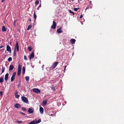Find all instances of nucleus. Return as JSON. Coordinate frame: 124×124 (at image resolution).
<instances>
[{"instance_id": "1", "label": "nucleus", "mask_w": 124, "mask_h": 124, "mask_svg": "<svg viewBox=\"0 0 124 124\" xmlns=\"http://www.w3.org/2000/svg\"><path fill=\"white\" fill-rule=\"evenodd\" d=\"M21 99L22 101L24 102L28 103V101L27 98L24 96H23L21 97Z\"/></svg>"}, {"instance_id": "2", "label": "nucleus", "mask_w": 124, "mask_h": 124, "mask_svg": "<svg viewBox=\"0 0 124 124\" xmlns=\"http://www.w3.org/2000/svg\"><path fill=\"white\" fill-rule=\"evenodd\" d=\"M32 91L34 93L38 94L39 93L41 92L40 89L37 88H34L33 89Z\"/></svg>"}, {"instance_id": "3", "label": "nucleus", "mask_w": 124, "mask_h": 124, "mask_svg": "<svg viewBox=\"0 0 124 124\" xmlns=\"http://www.w3.org/2000/svg\"><path fill=\"white\" fill-rule=\"evenodd\" d=\"M58 63V62H54V63L52 65V66L51 67V68H50V69L51 70H53L56 67Z\"/></svg>"}, {"instance_id": "4", "label": "nucleus", "mask_w": 124, "mask_h": 124, "mask_svg": "<svg viewBox=\"0 0 124 124\" xmlns=\"http://www.w3.org/2000/svg\"><path fill=\"white\" fill-rule=\"evenodd\" d=\"M21 65L19 64V65L18 68V70L17 72V75L18 76H20L21 72Z\"/></svg>"}, {"instance_id": "5", "label": "nucleus", "mask_w": 124, "mask_h": 124, "mask_svg": "<svg viewBox=\"0 0 124 124\" xmlns=\"http://www.w3.org/2000/svg\"><path fill=\"white\" fill-rule=\"evenodd\" d=\"M56 25L57 24L56 22L54 21H53V24L51 27V28L53 29H55L56 28Z\"/></svg>"}, {"instance_id": "6", "label": "nucleus", "mask_w": 124, "mask_h": 124, "mask_svg": "<svg viewBox=\"0 0 124 124\" xmlns=\"http://www.w3.org/2000/svg\"><path fill=\"white\" fill-rule=\"evenodd\" d=\"M34 111V109L32 107H31L29 108L28 110V112L30 114L32 113Z\"/></svg>"}, {"instance_id": "7", "label": "nucleus", "mask_w": 124, "mask_h": 124, "mask_svg": "<svg viewBox=\"0 0 124 124\" xmlns=\"http://www.w3.org/2000/svg\"><path fill=\"white\" fill-rule=\"evenodd\" d=\"M16 72H14L12 75L11 79V81H13L15 78V76L16 75Z\"/></svg>"}, {"instance_id": "8", "label": "nucleus", "mask_w": 124, "mask_h": 124, "mask_svg": "<svg viewBox=\"0 0 124 124\" xmlns=\"http://www.w3.org/2000/svg\"><path fill=\"white\" fill-rule=\"evenodd\" d=\"M16 49H17V52H18L19 50L18 44V42L16 41V45L15 48V50H16Z\"/></svg>"}, {"instance_id": "9", "label": "nucleus", "mask_w": 124, "mask_h": 124, "mask_svg": "<svg viewBox=\"0 0 124 124\" xmlns=\"http://www.w3.org/2000/svg\"><path fill=\"white\" fill-rule=\"evenodd\" d=\"M7 50L10 53L11 52V49L10 46L8 45H7Z\"/></svg>"}, {"instance_id": "10", "label": "nucleus", "mask_w": 124, "mask_h": 124, "mask_svg": "<svg viewBox=\"0 0 124 124\" xmlns=\"http://www.w3.org/2000/svg\"><path fill=\"white\" fill-rule=\"evenodd\" d=\"M34 57V53L33 52H32L30 55V56L29 57L30 60H31V59H33Z\"/></svg>"}, {"instance_id": "11", "label": "nucleus", "mask_w": 124, "mask_h": 124, "mask_svg": "<svg viewBox=\"0 0 124 124\" xmlns=\"http://www.w3.org/2000/svg\"><path fill=\"white\" fill-rule=\"evenodd\" d=\"M15 107L16 108H18L20 107V105L18 103L14 105Z\"/></svg>"}, {"instance_id": "12", "label": "nucleus", "mask_w": 124, "mask_h": 124, "mask_svg": "<svg viewBox=\"0 0 124 124\" xmlns=\"http://www.w3.org/2000/svg\"><path fill=\"white\" fill-rule=\"evenodd\" d=\"M44 109L43 108L40 107L39 108V111L41 114H42L43 113Z\"/></svg>"}, {"instance_id": "13", "label": "nucleus", "mask_w": 124, "mask_h": 124, "mask_svg": "<svg viewBox=\"0 0 124 124\" xmlns=\"http://www.w3.org/2000/svg\"><path fill=\"white\" fill-rule=\"evenodd\" d=\"M14 68V66L12 65H10L9 66V71H11Z\"/></svg>"}, {"instance_id": "14", "label": "nucleus", "mask_w": 124, "mask_h": 124, "mask_svg": "<svg viewBox=\"0 0 124 124\" xmlns=\"http://www.w3.org/2000/svg\"><path fill=\"white\" fill-rule=\"evenodd\" d=\"M70 41L71 43L74 44L76 42V40L74 39H72L70 40Z\"/></svg>"}, {"instance_id": "15", "label": "nucleus", "mask_w": 124, "mask_h": 124, "mask_svg": "<svg viewBox=\"0 0 124 124\" xmlns=\"http://www.w3.org/2000/svg\"><path fill=\"white\" fill-rule=\"evenodd\" d=\"M62 28H60L58 29L57 30V32L58 33H61L62 32Z\"/></svg>"}, {"instance_id": "16", "label": "nucleus", "mask_w": 124, "mask_h": 124, "mask_svg": "<svg viewBox=\"0 0 124 124\" xmlns=\"http://www.w3.org/2000/svg\"><path fill=\"white\" fill-rule=\"evenodd\" d=\"M8 73L6 74L5 76V81H7L8 79Z\"/></svg>"}, {"instance_id": "17", "label": "nucleus", "mask_w": 124, "mask_h": 124, "mask_svg": "<svg viewBox=\"0 0 124 124\" xmlns=\"http://www.w3.org/2000/svg\"><path fill=\"white\" fill-rule=\"evenodd\" d=\"M36 122L35 119L34 120L30 122L29 123V124H36Z\"/></svg>"}, {"instance_id": "18", "label": "nucleus", "mask_w": 124, "mask_h": 124, "mask_svg": "<svg viewBox=\"0 0 124 124\" xmlns=\"http://www.w3.org/2000/svg\"><path fill=\"white\" fill-rule=\"evenodd\" d=\"M6 28L4 26H3L2 27V31L3 32H5L6 31Z\"/></svg>"}, {"instance_id": "19", "label": "nucleus", "mask_w": 124, "mask_h": 124, "mask_svg": "<svg viewBox=\"0 0 124 124\" xmlns=\"http://www.w3.org/2000/svg\"><path fill=\"white\" fill-rule=\"evenodd\" d=\"M47 103V100H45L43 101L42 103L44 105H45Z\"/></svg>"}, {"instance_id": "20", "label": "nucleus", "mask_w": 124, "mask_h": 124, "mask_svg": "<svg viewBox=\"0 0 124 124\" xmlns=\"http://www.w3.org/2000/svg\"><path fill=\"white\" fill-rule=\"evenodd\" d=\"M25 67H23V70H22V73L23 74L25 73Z\"/></svg>"}, {"instance_id": "21", "label": "nucleus", "mask_w": 124, "mask_h": 124, "mask_svg": "<svg viewBox=\"0 0 124 124\" xmlns=\"http://www.w3.org/2000/svg\"><path fill=\"white\" fill-rule=\"evenodd\" d=\"M3 81V77L0 78V83H2Z\"/></svg>"}, {"instance_id": "22", "label": "nucleus", "mask_w": 124, "mask_h": 124, "mask_svg": "<svg viewBox=\"0 0 124 124\" xmlns=\"http://www.w3.org/2000/svg\"><path fill=\"white\" fill-rule=\"evenodd\" d=\"M32 26V25H29L27 28V30L28 31L29 30V29Z\"/></svg>"}, {"instance_id": "23", "label": "nucleus", "mask_w": 124, "mask_h": 124, "mask_svg": "<svg viewBox=\"0 0 124 124\" xmlns=\"http://www.w3.org/2000/svg\"><path fill=\"white\" fill-rule=\"evenodd\" d=\"M25 78L26 81H29V77L26 76Z\"/></svg>"}, {"instance_id": "24", "label": "nucleus", "mask_w": 124, "mask_h": 124, "mask_svg": "<svg viewBox=\"0 0 124 124\" xmlns=\"http://www.w3.org/2000/svg\"><path fill=\"white\" fill-rule=\"evenodd\" d=\"M35 120L36 121V124L39 123L41 122V120L40 119H39L38 121H37V120L36 119H35Z\"/></svg>"}, {"instance_id": "25", "label": "nucleus", "mask_w": 124, "mask_h": 124, "mask_svg": "<svg viewBox=\"0 0 124 124\" xmlns=\"http://www.w3.org/2000/svg\"><path fill=\"white\" fill-rule=\"evenodd\" d=\"M16 123H22V121H16L15 122Z\"/></svg>"}, {"instance_id": "26", "label": "nucleus", "mask_w": 124, "mask_h": 124, "mask_svg": "<svg viewBox=\"0 0 124 124\" xmlns=\"http://www.w3.org/2000/svg\"><path fill=\"white\" fill-rule=\"evenodd\" d=\"M12 58L11 57H9L8 59V61L9 62H11V61H12Z\"/></svg>"}, {"instance_id": "27", "label": "nucleus", "mask_w": 124, "mask_h": 124, "mask_svg": "<svg viewBox=\"0 0 124 124\" xmlns=\"http://www.w3.org/2000/svg\"><path fill=\"white\" fill-rule=\"evenodd\" d=\"M5 68L4 67H2V69L1 71V73H3L5 70Z\"/></svg>"}, {"instance_id": "28", "label": "nucleus", "mask_w": 124, "mask_h": 124, "mask_svg": "<svg viewBox=\"0 0 124 124\" xmlns=\"http://www.w3.org/2000/svg\"><path fill=\"white\" fill-rule=\"evenodd\" d=\"M15 96L16 98L18 99L20 96L16 94L15 95Z\"/></svg>"}, {"instance_id": "29", "label": "nucleus", "mask_w": 124, "mask_h": 124, "mask_svg": "<svg viewBox=\"0 0 124 124\" xmlns=\"http://www.w3.org/2000/svg\"><path fill=\"white\" fill-rule=\"evenodd\" d=\"M79 8H74V10L75 11H77L79 9Z\"/></svg>"}, {"instance_id": "30", "label": "nucleus", "mask_w": 124, "mask_h": 124, "mask_svg": "<svg viewBox=\"0 0 124 124\" xmlns=\"http://www.w3.org/2000/svg\"><path fill=\"white\" fill-rule=\"evenodd\" d=\"M69 11L70 12V13L73 14V15H75L73 11H71L70 10Z\"/></svg>"}, {"instance_id": "31", "label": "nucleus", "mask_w": 124, "mask_h": 124, "mask_svg": "<svg viewBox=\"0 0 124 124\" xmlns=\"http://www.w3.org/2000/svg\"><path fill=\"white\" fill-rule=\"evenodd\" d=\"M28 49L30 51H31V50L32 49L31 47H28Z\"/></svg>"}, {"instance_id": "32", "label": "nucleus", "mask_w": 124, "mask_h": 124, "mask_svg": "<svg viewBox=\"0 0 124 124\" xmlns=\"http://www.w3.org/2000/svg\"><path fill=\"white\" fill-rule=\"evenodd\" d=\"M16 56V50H14V51L13 56Z\"/></svg>"}, {"instance_id": "33", "label": "nucleus", "mask_w": 124, "mask_h": 124, "mask_svg": "<svg viewBox=\"0 0 124 124\" xmlns=\"http://www.w3.org/2000/svg\"><path fill=\"white\" fill-rule=\"evenodd\" d=\"M34 17L35 19H36L37 17V16L35 12L34 13Z\"/></svg>"}, {"instance_id": "34", "label": "nucleus", "mask_w": 124, "mask_h": 124, "mask_svg": "<svg viewBox=\"0 0 124 124\" xmlns=\"http://www.w3.org/2000/svg\"><path fill=\"white\" fill-rule=\"evenodd\" d=\"M22 109L23 111H26V109L24 107H22Z\"/></svg>"}, {"instance_id": "35", "label": "nucleus", "mask_w": 124, "mask_h": 124, "mask_svg": "<svg viewBox=\"0 0 124 124\" xmlns=\"http://www.w3.org/2000/svg\"><path fill=\"white\" fill-rule=\"evenodd\" d=\"M24 60H27V56H26L24 55Z\"/></svg>"}, {"instance_id": "36", "label": "nucleus", "mask_w": 124, "mask_h": 124, "mask_svg": "<svg viewBox=\"0 0 124 124\" xmlns=\"http://www.w3.org/2000/svg\"><path fill=\"white\" fill-rule=\"evenodd\" d=\"M16 20H15L14 22V24H13V25L14 26H16V25H15V23H16Z\"/></svg>"}, {"instance_id": "37", "label": "nucleus", "mask_w": 124, "mask_h": 124, "mask_svg": "<svg viewBox=\"0 0 124 124\" xmlns=\"http://www.w3.org/2000/svg\"><path fill=\"white\" fill-rule=\"evenodd\" d=\"M39 3V2L38 1H37L35 3V4L36 5H38V4Z\"/></svg>"}, {"instance_id": "38", "label": "nucleus", "mask_w": 124, "mask_h": 124, "mask_svg": "<svg viewBox=\"0 0 124 124\" xmlns=\"http://www.w3.org/2000/svg\"><path fill=\"white\" fill-rule=\"evenodd\" d=\"M51 88L52 90H53V91H54L55 90V88L54 87H52Z\"/></svg>"}, {"instance_id": "39", "label": "nucleus", "mask_w": 124, "mask_h": 124, "mask_svg": "<svg viewBox=\"0 0 124 124\" xmlns=\"http://www.w3.org/2000/svg\"><path fill=\"white\" fill-rule=\"evenodd\" d=\"M20 113L21 114L23 115H25V114L24 113H23L21 112H20Z\"/></svg>"}, {"instance_id": "40", "label": "nucleus", "mask_w": 124, "mask_h": 124, "mask_svg": "<svg viewBox=\"0 0 124 124\" xmlns=\"http://www.w3.org/2000/svg\"><path fill=\"white\" fill-rule=\"evenodd\" d=\"M89 5H90V6H92V4L91 3V1H90V3H89Z\"/></svg>"}, {"instance_id": "41", "label": "nucleus", "mask_w": 124, "mask_h": 124, "mask_svg": "<svg viewBox=\"0 0 124 124\" xmlns=\"http://www.w3.org/2000/svg\"><path fill=\"white\" fill-rule=\"evenodd\" d=\"M2 91L0 92V96H2Z\"/></svg>"}, {"instance_id": "42", "label": "nucleus", "mask_w": 124, "mask_h": 124, "mask_svg": "<svg viewBox=\"0 0 124 124\" xmlns=\"http://www.w3.org/2000/svg\"><path fill=\"white\" fill-rule=\"evenodd\" d=\"M4 47V45L1 46L0 47V49L1 48H3V47Z\"/></svg>"}, {"instance_id": "43", "label": "nucleus", "mask_w": 124, "mask_h": 124, "mask_svg": "<svg viewBox=\"0 0 124 124\" xmlns=\"http://www.w3.org/2000/svg\"><path fill=\"white\" fill-rule=\"evenodd\" d=\"M83 16L82 15V14H81V16L80 17V18H82Z\"/></svg>"}, {"instance_id": "44", "label": "nucleus", "mask_w": 124, "mask_h": 124, "mask_svg": "<svg viewBox=\"0 0 124 124\" xmlns=\"http://www.w3.org/2000/svg\"><path fill=\"white\" fill-rule=\"evenodd\" d=\"M20 85H21V84L20 83H19L18 85V87H20Z\"/></svg>"}, {"instance_id": "45", "label": "nucleus", "mask_w": 124, "mask_h": 124, "mask_svg": "<svg viewBox=\"0 0 124 124\" xmlns=\"http://www.w3.org/2000/svg\"><path fill=\"white\" fill-rule=\"evenodd\" d=\"M44 65H43L42 66V68H43V69H42V70H43V67H44Z\"/></svg>"}, {"instance_id": "46", "label": "nucleus", "mask_w": 124, "mask_h": 124, "mask_svg": "<svg viewBox=\"0 0 124 124\" xmlns=\"http://www.w3.org/2000/svg\"><path fill=\"white\" fill-rule=\"evenodd\" d=\"M31 18H30L29 19V21H30V22H31Z\"/></svg>"}, {"instance_id": "47", "label": "nucleus", "mask_w": 124, "mask_h": 124, "mask_svg": "<svg viewBox=\"0 0 124 124\" xmlns=\"http://www.w3.org/2000/svg\"><path fill=\"white\" fill-rule=\"evenodd\" d=\"M66 67H67V66H65V68H64V71H65V68H66Z\"/></svg>"}, {"instance_id": "48", "label": "nucleus", "mask_w": 124, "mask_h": 124, "mask_svg": "<svg viewBox=\"0 0 124 124\" xmlns=\"http://www.w3.org/2000/svg\"><path fill=\"white\" fill-rule=\"evenodd\" d=\"M41 7V5H40L38 7L40 8Z\"/></svg>"}, {"instance_id": "49", "label": "nucleus", "mask_w": 124, "mask_h": 124, "mask_svg": "<svg viewBox=\"0 0 124 124\" xmlns=\"http://www.w3.org/2000/svg\"><path fill=\"white\" fill-rule=\"evenodd\" d=\"M4 0H2V1H1V2H4Z\"/></svg>"}, {"instance_id": "50", "label": "nucleus", "mask_w": 124, "mask_h": 124, "mask_svg": "<svg viewBox=\"0 0 124 124\" xmlns=\"http://www.w3.org/2000/svg\"><path fill=\"white\" fill-rule=\"evenodd\" d=\"M39 63H40V62H39Z\"/></svg>"}, {"instance_id": "51", "label": "nucleus", "mask_w": 124, "mask_h": 124, "mask_svg": "<svg viewBox=\"0 0 124 124\" xmlns=\"http://www.w3.org/2000/svg\"><path fill=\"white\" fill-rule=\"evenodd\" d=\"M87 8H86V9Z\"/></svg>"}]
</instances>
